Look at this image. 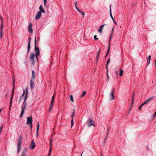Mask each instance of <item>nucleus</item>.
Here are the masks:
<instances>
[{
    "label": "nucleus",
    "mask_w": 156,
    "mask_h": 156,
    "mask_svg": "<svg viewBox=\"0 0 156 156\" xmlns=\"http://www.w3.org/2000/svg\"><path fill=\"white\" fill-rule=\"evenodd\" d=\"M35 147V144L34 140H32L31 141V144L30 145L29 148L30 149H33Z\"/></svg>",
    "instance_id": "nucleus-8"
},
{
    "label": "nucleus",
    "mask_w": 156,
    "mask_h": 156,
    "mask_svg": "<svg viewBox=\"0 0 156 156\" xmlns=\"http://www.w3.org/2000/svg\"><path fill=\"white\" fill-rule=\"evenodd\" d=\"M81 156H82V154H81Z\"/></svg>",
    "instance_id": "nucleus-59"
},
{
    "label": "nucleus",
    "mask_w": 156,
    "mask_h": 156,
    "mask_svg": "<svg viewBox=\"0 0 156 156\" xmlns=\"http://www.w3.org/2000/svg\"><path fill=\"white\" fill-rule=\"evenodd\" d=\"M156 112H155V113L153 115V116L154 117L156 116Z\"/></svg>",
    "instance_id": "nucleus-54"
},
{
    "label": "nucleus",
    "mask_w": 156,
    "mask_h": 156,
    "mask_svg": "<svg viewBox=\"0 0 156 156\" xmlns=\"http://www.w3.org/2000/svg\"><path fill=\"white\" fill-rule=\"evenodd\" d=\"M41 16V11H38L35 16V18L36 20H39Z\"/></svg>",
    "instance_id": "nucleus-7"
},
{
    "label": "nucleus",
    "mask_w": 156,
    "mask_h": 156,
    "mask_svg": "<svg viewBox=\"0 0 156 156\" xmlns=\"http://www.w3.org/2000/svg\"><path fill=\"white\" fill-rule=\"evenodd\" d=\"M147 65H149L150 63V60L149 59H147Z\"/></svg>",
    "instance_id": "nucleus-38"
},
{
    "label": "nucleus",
    "mask_w": 156,
    "mask_h": 156,
    "mask_svg": "<svg viewBox=\"0 0 156 156\" xmlns=\"http://www.w3.org/2000/svg\"><path fill=\"white\" fill-rule=\"evenodd\" d=\"M51 151H52V148H51V147H50V149H49V152L48 153L51 154Z\"/></svg>",
    "instance_id": "nucleus-37"
},
{
    "label": "nucleus",
    "mask_w": 156,
    "mask_h": 156,
    "mask_svg": "<svg viewBox=\"0 0 156 156\" xmlns=\"http://www.w3.org/2000/svg\"><path fill=\"white\" fill-rule=\"evenodd\" d=\"M73 119H72V120L71 121V126H73Z\"/></svg>",
    "instance_id": "nucleus-39"
},
{
    "label": "nucleus",
    "mask_w": 156,
    "mask_h": 156,
    "mask_svg": "<svg viewBox=\"0 0 156 156\" xmlns=\"http://www.w3.org/2000/svg\"><path fill=\"white\" fill-rule=\"evenodd\" d=\"M3 37V32L0 31V37L2 38Z\"/></svg>",
    "instance_id": "nucleus-32"
},
{
    "label": "nucleus",
    "mask_w": 156,
    "mask_h": 156,
    "mask_svg": "<svg viewBox=\"0 0 156 156\" xmlns=\"http://www.w3.org/2000/svg\"><path fill=\"white\" fill-rule=\"evenodd\" d=\"M52 139H50L49 141V144L50 145V147H52Z\"/></svg>",
    "instance_id": "nucleus-27"
},
{
    "label": "nucleus",
    "mask_w": 156,
    "mask_h": 156,
    "mask_svg": "<svg viewBox=\"0 0 156 156\" xmlns=\"http://www.w3.org/2000/svg\"><path fill=\"white\" fill-rule=\"evenodd\" d=\"M53 103H51V105H50V107L51 108H53Z\"/></svg>",
    "instance_id": "nucleus-42"
},
{
    "label": "nucleus",
    "mask_w": 156,
    "mask_h": 156,
    "mask_svg": "<svg viewBox=\"0 0 156 156\" xmlns=\"http://www.w3.org/2000/svg\"><path fill=\"white\" fill-rule=\"evenodd\" d=\"M52 108H51L50 107V108H49V112H50L51 110H52Z\"/></svg>",
    "instance_id": "nucleus-49"
},
{
    "label": "nucleus",
    "mask_w": 156,
    "mask_h": 156,
    "mask_svg": "<svg viewBox=\"0 0 156 156\" xmlns=\"http://www.w3.org/2000/svg\"><path fill=\"white\" fill-rule=\"evenodd\" d=\"M113 29H112V31H113Z\"/></svg>",
    "instance_id": "nucleus-58"
},
{
    "label": "nucleus",
    "mask_w": 156,
    "mask_h": 156,
    "mask_svg": "<svg viewBox=\"0 0 156 156\" xmlns=\"http://www.w3.org/2000/svg\"><path fill=\"white\" fill-rule=\"evenodd\" d=\"M111 7V6H110V10H110L109 11L110 12H109V13H110V16H111V18L112 19V20H114V19H113V16H112V14Z\"/></svg>",
    "instance_id": "nucleus-20"
},
{
    "label": "nucleus",
    "mask_w": 156,
    "mask_h": 156,
    "mask_svg": "<svg viewBox=\"0 0 156 156\" xmlns=\"http://www.w3.org/2000/svg\"><path fill=\"white\" fill-rule=\"evenodd\" d=\"M105 25H102L101 26L98 30V32L100 33H101L102 32V30H103V29ZM106 25H107V24H106Z\"/></svg>",
    "instance_id": "nucleus-14"
},
{
    "label": "nucleus",
    "mask_w": 156,
    "mask_h": 156,
    "mask_svg": "<svg viewBox=\"0 0 156 156\" xmlns=\"http://www.w3.org/2000/svg\"><path fill=\"white\" fill-rule=\"evenodd\" d=\"M69 97H70V100L72 102H74L73 97V95L71 94L69 95Z\"/></svg>",
    "instance_id": "nucleus-26"
},
{
    "label": "nucleus",
    "mask_w": 156,
    "mask_h": 156,
    "mask_svg": "<svg viewBox=\"0 0 156 156\" xmlns=\"http://www.w3.org/2000/svg\"><path fill=\"white\" fill-rule=\"evenodd\" d=\"M113 22L114 23H115V24L116 25H117V23H116V22L115 21V20H113Z\"/></svg>",
    "instance_id": "nucleus-48"
},
{
    "label": "nucleus",
    "mask_w": 156,
    "mask_h": 156,
    "mask_svg": "<svg viewBox=\"0 0 156 156\" xmlns=\"http://www.w3.org/2000/svg\"><path fill=\"white\" fill-rule=\"evenodd\" d=\"M154 97H151L147 99V100L145 101L143 103V105H144L145 104H146L147 103H148L150 101L153 99L154 98Z\"/></svg>",
    "instance_id": "nucleus-10"
},
{
    "label": "nucleus",
    "mask_w": 156,
    "mask_h": 156,
    "mask_svg": "<svg viewBox=\"0 0 156 156\" xmlns=\"http://www.w3.org/2000/svg\"><path fill=\"white\" fill-rule=\"evenodd\" d=\"M12 94H13V95H14V87H13V89H12Z\"/></svg>",
    "instance_id": "nucleus-50"
},
{
    "label": "nucleus",
    "mask_w": 156,
    "mask_h": 156,
    "mask_svg": "<svg viewBox=\"0 0 156 156\" xmlns=\"http://www.w3.org/2000/svg\"><path fill=\"white\" fill-rule=\"evenodd\" d=\"M50 155H51V154L48 153V156H50Z\"/></svg>",
    "instance_id": "nucleus-56"
},
{
    "label": "nucleus",
    "mask_w": 156,
    "mask_h": 156,
    "mask_svg": "<svg viewBox=\"0 0 156 156\" xmlns=\"http://www.w3.org/2000/svg\"><path fill=\"white\" fill-rule=\"evenodd\" d=\"M100 50H101V49H100V50H99V51L97 52V55H96V62H98V57H99V53H100Z\"/></svg>",
    "instance_id": "nucleus-18"
},
{
    "label": "nucleus",
    "mask_w": 156,
    "mask_h": 156,
    "mask_svg": "<svg viewBox=\"0 0 156 156\" xmlns=\"http://www.w3.org/2000/svg\"><path fill=\"white\" fill-rule=\"evenodd\" d=\"M27 149L25 148L24 149L22 153L21 156H27L26 155V154H27Z\"/></svg>",
    "instance_id": "nucleus-13"
},
{
    "label": "nucleus",
    "mask_w": 156,
    "mask_h": 156,
    "mask_svg": "<svg viewBox=\"0 0 156 156\" xmlns=\"http://www.w3.org/2000/svg\"><path fill=\"white\" fill-rule=\"evenodd\" d=\"M3 23L2 22H2H1V23L0 31L3 32Z\"/></svg>",
    "instance_id": "nucleus-25"
},
{
    "label": "nucleus",
    "mask_w": 156,
    "mask_h": 156,
    "mask_svg": "<svg viewBox=\"0 0 156 156\" xmlns=\"http://www.w3.org/2000/svg\"><path fill=\"white\" fill-rule=\"evenodd\" d=\"M34 43H35V48H34V50L35 52H36L35 54V57L36 58L37 61H38V56L40 54V51L39 49L38 48L36 47V37H35V40H34Z\"/></svg>",
    "instance_id": "nucleus-1"
},
{
    "label": "nucleus",
    "mask_w": 156,
    "mask_h": 156,
    "mask_svg": "<svg viewBox=\"0 0 156 156\" xmlns=\"http://www.w3.org/2000/svg\"><path fill=\"white\" fill-rule=\"evenodd\" d=\"M154 65L156 66V60H155L154 62Z\"/></svg>",
    "instance_id": "nucleus-43"
},
{
    "label": "nucleus",
    "mask_w": 156,
    "mask_h": 156,
    "mask_svg": "<svg viewBox=\"0 0 156 156\" xmlns=\"http://www.w3.org/2000/svg\"><path fill=\"white\" fill-rule=\"evenodd\" d=\"M2 109H3L2 108L0 109V112L2 111Z\"/></svg>",
    "instance_id": "nucleus-55"
},
{
    "label": "nucleus",
    "mask_w": 156,
    "mask_h": 156,
    "mask_svg": "<svg viewBox=\"0 0 156 156\" xmlns=\"http://www.w3.org/2000/svg\"><path fill=\"white\" fill-rule=\"evenodd\" d=\"M94 38L95 40H98V38L97 37V36L96 35H94Z\"/></svg>",
    "instance_id": "nucleus-40"
},
{
    "label": "nucleus",
    "mask_w": 156,
    "mask_h": 156,
    "mask_svg": "<svg viewBox=\"0 0 156 156\" xmlns=\"http://www.w3.org/2000/svg\"><path fill=\"white\" fill-rule=\"evenodd\" d=\"M30 126L31 127V129H32V123H31V124H30Z\"/></svg>",
    "instance_id": "nucleus-51"
},
{
    "label": "nucleus",
    "mask_w": 156,
    "mask_h": 156,
    "mask_svg": "<svg viewBox=\"0 0 156 156\" xmlns=\"http://www.w3.org/2000/svg\"><path fill=\"white\" fill-rule=\"evenodd\" d=\"M151 59V55H149L148 56V58L147 59H149L150 60Z\"/></svg>",
    "instance_id": "nucleus-45"
},
{
    "label": "nucleus",
    "mask_w": 156,
    "mask_h": 156,
    "mask_svg": "<svg viewBox=\"0 0 156 156\" xmlns=\"http://www.w3.org/2000/svg\"><path fill=\"white\" fill-rule=\"evenodd\" d=\"M47 0H44V6H45L46 5Z\"/></svg>",
    "instance_id": "nucleus-36"
},
{
    "label": "nucleus",
    "mask_w": 156,
    "mask_h": 156,
    "mask_svg": "<svg viewBox=\"0 0 156 156\" xmlns=\"http://www.w3.org/2000/svg\"><path fill=\"white\" fill-rule=\"evenodd\" d=\"M26 103L25 102H24L23 105L22 107V110L20 115V117H22L23 115L24 114V113L26 108Z\"/></svg>",
    "instance_id": "nucleus-3"
},
{
    "label": "nucleus",
    "mask_w": 156,
    "mask_h": 156,
    "mask_svg": "<svg viewBox=\"0 0 156 156\" xmlns=\"http://www.w3.org/2000/svg\"><path fill=\"white\" fill-rule=\"evenodd\" d=\"M0 19L1 20L2 22V20L3 21V18L2 17L0 16Z\"/></svg>",
    "instance_id": "nucleus-53"
},
{
    "label": "nucleus",
    "mask_w": 156,
    "mask_h": 156,
    "mask_svg": "<svg viewBox=\"0 0 156 156\" xmlns=\"http://www.w3.org/2000/svg\"><path fill=\"white\" fill-rule=\"evenodd\" d=\"M34 81L33 80H31L30 81V87L31 89H32L34 87Z\"/></svg>",
    "instance_id": "nucleus-15"
},
{
    "label": "nucleus",
    "mask_w": 156,
    "mask_h": 156,
    "mask_svg": "<svg viewBox=\"0 0 156 156\" xmlns=\"http://www.w3.org/2000/svg\"><path fill=\"white\" fill-rule=\"evenodd\" d=\"M12 82H13V87H14L15 86V80L14 79H13L12 80Z\"/></svg>",
    "instance_id": "nucleus-35"
},
{
    "label": "nucleus",
    "mask_w": 156,
    "mask_h": 156,
    "mask_svg": "<svg viewBox=\"0 0 156 156\" xmlns=\"http://www.w3.org/2000/svg\"><path fill=\"white\" fill-rule=\"evenodd\" d=\"M147 150H148V147H147Z\"/></svg>",
    "instance_id": "nucleus-57"
},
{
    "label": "nucleus",
    "mask_w": 156,
    "mask_h": 156,
    "mask_svg": "<svg viewBox=\"0 0 156 156\" xmlns=\"http://www.w3.org/2000/svg\"><path fill=\"white\" fill-rule=\"evenodd\" d=\"M27 121L26 122V124L27 125H30V124L32 123V119L31 116L30 117H28L27 118Z\"/></svg>",
    "instance_id": "nucleus-6"
},
{
    "label": "nucleus",
    "mask_w": 156,
    "mask_h": 156,
    "mask_svg": "<svg viewBox=\"0 0 156 156\" xmlns=\"http://www.w3.org/2000/svg\"><path fill=\"white\" fill-rule=\"evenodd\" d=\"M32 23H30L29 24L28 28L29 31L31 33H32L33 32V30L32 28Z\"/></svg>",
    "instance_id": "nucleus-12"
},
{
    "label": "nucleus",
    "mask_w": 156,
    "mask_h": 156,
    "mask_svg": "<svg viewBox=\"0 0 156 156\" xmlns=\"http://www.w3.org/2000/svg\"><path fill=\"white\" fill-rule=\"evenodd\" d=\"M39 123L38 122V123H37V129H36V132H37V135L38 134V130L39 129Z\"/></svg>",
    "instance_id": "nucleus-23"
},
{
    "label": "nucleus",
    "mask_w": 156,
    "mask_h": 156,
    "mask_svg": "<svg viewBox=\"0 0 156 156\" xmlns=\"http://www.w3.org/2000/svg\"><path fill=\"white\" fill-rule=\"evenodd\" d=\"M86 94V92L85 91H83L82 94L81 95V97H83L84 95H85Z\"/></svg>",
    "instance_id": "nucleus-29"
},
{
    "label": "nucleus",
    "mask_w": 156,
    "mask_h": 156,
    "mask_svg": "<svg viewBox=\"0 0 156 156\" xmlns=\"http://www.w3.org/2000/svg\"><path fill=\"white\" fill-rule=\"evenodd\" d=\"M75 6L76 7V6H77V2H75Z\"/></svg>",
    "instance_id": "nucleus-52"
},
{
    "label": "nucleus",
    "mask_w": 156,
    "mask_h": 156,
    "mask_svg": "<svg viewBox=\"0 0 156 156\" xmlns=\"http://www.w3.org/2000/svg\"><path fill=\"white\" fill-rule=\"evenodd\" d=\"M35 57V55L34 53H32L30 55V59L32 62L33 64H34V58Z\"/></svg>",
    "instance_id": "nucleus-5"
},
{
    "label": "nucleus",
    "mask_w": 156,
    "mask_h": 156,
    "mask_svg": "<svg viewBox=\"0 0 156 156\" xmlns=\"http://www.w3.org/2000/svg\"><path fill=\"white\" fill-rule=\"evenodd\" d=\"M13 95H13V94H12V96H11V97L10 98V108H9V110L11 108V105H12V98H13Z\"/></svg>",
    "instance_id": "nucleus-19"
},
{
    "label": "nucleus",
    "mask_w": 156,
    "mask_h": 156,
    "mask_svg": "<svg viewBox=\"0 0 156 156\" xmlns=\"http://www.w3.org/2000/svg\"><path fill=\"white\" fill-rule=\"evenodd\" d=\"M30 41H31V38L30 37H29L28 38V52L29 53L30 48Z\"/></svg>",
    "instance_id": "nucleus-11"
},
{
    "label": "nucleus",
    "mask_w": 156,
    "mask_h": 156,
    "mask_svg": "<svg viewBox=\"0 0 156 156\" xmlns=\"http://www.w3.org/2000/svg\"><path fill=\"white\" fill-rule=\"evenodd\" d=\"M134 94V92H133V95L132 97V102H133Z\"/></svg>",
    "instance_id": "nucleus-41"
},
{
    "label": "nucleus",
    "mask_w": 156,
    "mask_h": 156,
    "mask_svg": "<svg viewBox=\"0 0 156 156\" xmlns=\"http://www.w3.org/2000/svg\"><path fill=\"white\" fill-rule=\"evenodd\" d=\"M143 105V104L140 106H139V108L140 109H141V108L142 107V106L143 105Z\"/></svg>",
    "instance_id": "nucleus-47"
},
{
    "label": "nucleus",
    "mask_w": 156,
    "mask_h": 156,
    "mask_svg": "<svg viewBox=\"0 0 156 156\" xmlns=\"http://www.w3.org/2000/svg\"><path fill=\"white\" fill-rule=\"evenodd\" d=\"M25 94V91L24 89L23 94L20 98L19 101H20L21 100V99L23 98V96Z\"/></svg>",
    "instance_id": "nucleus-24"
},
{
    "label": "nucleus",
    "mask_w": 156,
    "mask_h": 156,
    "mask_svg": "<svg viewBox=\"0 0 156 156\" xmlns=\"http://www.w3.org/2000/svg\"><path fill=\"white\" fill-rule=\"evenodd\" d=\"M80 12L81 13V14L82 16H83V17H84V15H85L84 13V12H83L81 11H80Z\"/></svg>",
    "instance_id": "nucleus-33"
},
{
    "label": "nucleus",
    "mask_w": 156,
    "mask_h": 156,
    "mask_svg": "<svg viewBox=\"0 0 156 156\" xmlns=\"http://www.w3.org/2000/svg\"><path fill=\"white\" fill-rule=\"evenodd\" d=\"M22 137L21 136H19L18 140V144H17V152L18 153L20 151L21 147V144L22 143Z\"/></svg>",
    "instance_id": "nucleus-2"
},
{
    "label": "nucleus",
    "mask_w": 156,
    "mask_h": 156,
    "mask_svg": "<svg viewBox=\"0 0 156 156\" xmlns=\"http://www.w3.org/2000/svg\"><path fill=\"white\" fill-rule=\"evenodd\" d=\"M87 122L88 124V126L89 127L91 126H95L93 121L91 119H89Z\"/></svg>",
    "instance_id": "nucleus-4"
},
{
    "label": "nucleus",
    "mask_w": 156,
    "mask_h": 156,
    "mask_svg": "<svg viewBox=\"0 0 156 156\" xmlns=\"http://www.w3.org/2000/svg\"><path fill=\"white\" fill-rule=\"evenodd\" d=\"M54 98V95L52 98V99L51 101V103H54V102L55 100V99Z\"/></svg>",
    "instance_id": "nucleus-28"
},
{
    "label": "nucleus",
    "mask_w": 156,
    "mask_h": 156,
    "mask_svg": "<svg viewBox=\"0 0 156 156\" xmlns=\"http://www.w3.org/2000/svg\"><path fill=\"white\" fill-rule=\"evenodd\" d=\"M119 72V75L120 76H121L123 74V71L122 69H120Z\"/></svg>",
    "instance_id": "nucleus-21"
},
{
    "label": "nucleus",
    "mask_w": 156,
    "mask_h": 156,
    "mask_svg": "<svg viewBox=\"0 0 156 156\" xmlns=\"http://www.w3.org/2000/svg\"><path fill=\"white\" fill-rule=\"evenodd\" d=\"M110 58H109L108 59V60H107V65L106 66V69L107 70H108V66L109 63L110 62Z\"/></svg>",
    "instance_id": "nucleus-22"
},
{
    "label": "nucleus",
    "mask_w": 156,
    "mask_h": 156,
    "mask_svg": "<svg viewBox=\"0 0 156 156\" xmlns=\"http://www.w3.org/2000/svg\"><path fill=\"white\" fill-rule=\"evenodd\" d=\"M101 156H102V155H101Z\"/></svg>",
    "instance_id": "nucleus-60"
},
{
    "label": "nucleus",
    "mask_w": 156,
    "mask_h": 156,
    "mask_svg": "<svg viewBox=\"0 0 156 156\" xmlns=\"http://www.w3.org/2000/svg\"><path fill=\"white\" fill-rule=\"evenodd\" d=\"M75 115V113L74 112H72V115H71V118L72 119H73V117H74V115Z\"/></svg>",
    "instance_id": "nucleus-30"
},
{
    "label": "nucleus",
    "mask_w": 156,
    "mask_h": 156,
    "mask_svg": "<svg viewBox=\"0 0 156 156\" xmlns=\"http://www.w3.org/2000/svg\"><path fill=\"white\" fill-rule=\"evenodd\" d=\"M32 78H34L35 77V76H34V70H33L32 71Z\"/></svg>",
    "instance_id": "nucleus-31"
},
{
    "label": "nucleus",
    "mask_w": 156,
    "mask_h": 156,
    "mask_svg": "<svg viewBox=\"0 0 156 156\" xmlns=\"http://www.w3.org/2000/svg\"><path fill=\"white\" fill-rule=\"evenodd\" d=\"M76 9L79 12H80V10L79 9L77 8V6L76 7Z\"/></svg>",
    "instance_id": "nucleus-46"
},
{
    "label": "nucleus",
    "mask_w": 156,
    "mask_h": 156,
    "mask_svg": "<svg viewBox=\"0 0 156 156\" xmlns=\"http://www.w3.org/2000/svg\"><path fill=\"white\" fill-rule=\"evenodd\" d=\"M114 89H113V90L111 92V94L110 95V99L111 100H113L114 99L115 96L114 94Z\"/></svg>",
    "instance_id": "nucleus-9"
},
{
    "label": "nucleus",
    "mask_w": 156,
    "mask_h": 156,
    "mask_svg": "<svg viewBox=\"0 0 156 156\" xmlns=\"http://www.w3.org/2000/svg\"><path fill=\"white\" fill-rule=\"evenodd\" d=\"M112 34L111 35H110V39H109V41H111V38L112 37Z\"/></svg>",
    "instance_id": "nucleus-44"
},
{
    "label": "nucleus",
    "mask_w": 156,
    "mask_h": 156,
    "mask_svg": "<svg viewBox=\"0 0 156 156\" xmlns=\"http://www.w3.org/2000/svg\"><path fill=\"white\" fill-rule=\"evenodd\" d=\"M110 43H109V46L108 47V50L107 52V54H108V52H109V51L110 50Z\"/></svg>",
    "instance_id": "nucleus-34"
},
{
    "label": "nucleus",
    "mask_w": 156,
    "mask_h": 156,
    "mask_svg": "<svg viewBox=\"0 0 156 156\" xmlns=\"http://www.w3.org/2000/svg\"><path fill=\"white\" fill-rule=\"evenodd\" d=\"M39 9L40 11H41V12L44 13L45 12L43 8V7L42 5H40L39 7Z\"/></svg>",
    "instance_id": "nucleus-17"
},
{
    "label": "nucleus",
    "mask_w": 156,
    "mask_h": 156,
    "mask_svg": "<svg viewBox=\"0 0 156 156\" xmlns=\"http://www.w3.org/2000/svg\"><path fill=\"white\" fill-rule=\"evenodd\" d=\"M28 94V89L27 88L26 89V94L25 97V99L24 102H25L26 100L27 99V95Z\"/></svg>",
    "instance_id": "nucleus-16"
}]
</instances>
